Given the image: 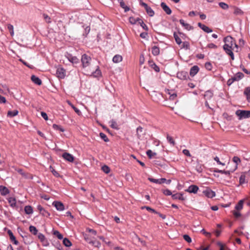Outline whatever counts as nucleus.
I'll return each instance as SVG.
<instances>
[{"instance_id":"de8ad7c7","label":"nucleus","mask_w":250,"mask_h":250,"mask_svg":"<svg viewBox=\"0 0 250 250\" xmlns=\"http://www.w3.org/2000/svg\"><path fill=\"white\" fill-rule=\"evenodd\" d=\"M202 29L204 31H205V32L208 33H211L212 32V29H211L210 28H209L207 26H206L205 25H204L203 26Z\"/></svg>"},{"instance_id":"09e8293b","label":"nucleus","mask_w":250,"mask_h":250,"mask_svg":"<svg viewBox=\"0 0 250 250\" xmlns=\"http://www.w3.org/2000/svg\"><path fill=\"white\" fill-rule=\"evenodd\" d=\"M146 154L149 158L151 159L153 156L156 155V153L153 152L151 150L149 149L147 150Z\"/></svg>"},{"instance_id":"2f4dec72","label":"nucleus","mask_w":250,"mask_h":250,"mask_svg":"<svg viewBox=\"0 0 250 250\" xmlns=\"http://www.w3.org/2000/svg\"><path fill=\"white\" fill-rule=\"evenodd\" d=\"M86 232H88L90 234H88L89 236L92 237H95L97 235V231L93 229L90 228H87L86 229Z\"/></svg>"},{"instance_id":"e433bc0d","label":"nucleus","mask_w":250,"mask_h":250,"mask_svg":"<svg viewBox=\"0 0 250 250\" xmlns=\"http://www.w3.org/2000/svg\"><path fill=\"white\" fill-rule=\"evenodd\" d=\"M63 244L65 246H66L67 247H70L72 245L71 242L70 241V240L69 239H68L66 238H65L64 239H63Z\"/></svg>"},{"instance_id":"6ab92c4d","label":"nucleus","mask_w":250,"mask_h":250,"mask_svg":"<svg viewBox=\"0 0 250 250\" xmlns=\"http://www.w3.org/2000/svg\"><path fill=\"white\" fill-rule=\"evenodd\" d=\"M0 193L2 196H5L9 193V190L3 186H0Z\"/></svg>"},{"instance_id":"5fc2aeb1","label":"nucleus","mask_w":250,"mask_h":250,"mask_svg":"<svg viewBox=\"0 0 250 250\" xmlns=\"http://www.w3.org/2000/svg\"><path fill=\"white\" fill-rule=\"evenodd\" d=\"M38 237L42 242H43L45 240V237L44 235L41 233H38Z\"/></svg>"},{"instance_id":"338daca9","label":"nucleus","mask_w":250,"mask_h":250,"mask_svg":"<svg viewBox=\"0 0 250 250\" xmlns=\"http://www.w3.org/2000/svg\"><path fill=\"white\" fill-rule=\"evenodd\" d=\"M207 47L211 49H216L217 48V46L215 44L211 43L208 44Z\"/></svg>"},{"instance_id":"bf43d9fd","label":"nucleus","mask_w":250,"mask_h":250,"mask_svg":"<svg viewBox=\"0 0 250 250\" xmlns=\"http://www.w3.org/2000/svg\"><path fill=\"white\" fill-rule=\"evenodd\" d=\"M146 208L147 210L152 212L154 213H157V211H156L154 209L151 208L150 207L145 206L142 208Z\"/></svg>"},{"instance_id":"2eb2a0df","label":"nucleus","mask_w":250,"mask_h":250,"mask_svg":"<svg viewBox=\"0 0 250 250\" xmlns=\"http://www.w3.org/2000/svg\"><path fill=\"white\" fill-rule=\"evenodd\" d=\"M177 77L181 80H186L188 77V73L185 71L178 72L177 74Z\"/></svg>"},{"instance_id":"58836bf2","label":"nucleus","mask_w":250,"mask_h":250,"mask_svg":"<svg viewBox=\"0 0 250 250\" xmlns=\"http://www.w3.org/2000/svg\"><path fill=\"white\" fill-rule=\"evenodd\" d=\"M29 230L34 235L37 234L38 229H36V228L35 227H34L33 226H30L29 227Z\"/></svg>"},{"instance_id":"680f3d73","label":"nucleus","mask_w":250,"mask_h":250,"mask_svg":"<svg viewBox=\"0 0 250 250\" xmlns=\"http://www.w3.org/2000/svg\"><path fill=\"white\" fill-rule=\"evenodd\" d=\"M163 192V193L165 195H167V196H169V195H171L172 196V195H173L172 194L171 191L170 190L168 189L164 190Z\"/></svg>"},{"instance_id":"ea45409f","label":"nucleus","mask_w":250,"mask_h":250,"mask_svg":"<svg viewBox=\"0 0 250 250\" xmlns=\"http://www.w3.org/2000/svg\"><path fill=\"white\" fill-rule=\"evenodd\" d=\"M234 14L236 15H242L243 14V12L240 8L238 7H235Z\"/></svg>"},{"instance_id":"f704fd0d","label":"nucleus","mask_w":250,"mask_h":250,"mask_svg":"<svg viewBox=\"0 0 250 250\" xmlns=\"http://www.w3.org/2000/svg\"><path fill=\"white\" fill-rule=\"evenodd\" d=\"M173 37H174V39H175V40L176 41V42L178 44L180 45V44H181L182 43L181 39L180 38V37L178 36V35H177V34L176 32L174 33Z\"/></svg>"},{"instance_id":"393cba45","label":"nucleus","mask_w":250,"mask_h":250,"mask_svg":"<svg viewBox=\"0 0 250 250\" xmlns=\"http://www.w3.org/2000/svg\"><path fill=\"white\" fill-rule=\"evenodd\" d=\"M179 21L180 24L188 30H190L192 29V26H190L188 23H186L183 20L181 19Z\"/></svg>"},{"instance_id":"052dcab7","label":"nucleus","mask_w":250,"mask_h":250,"mask_svg":"<svg viewBox=\"0 0 250 250\" xmlns=\"http://www.w3.org/2000/svg\"><path fill=\"white\" fill-rule=\"evenodd\" d=\"M239 210H233L232 213L236 218H238L241 216V213L239 211Z\"/></svg>"},{"instance_id":"37998d69","label":"nucleus","mask_w":250,"mask_h":250,"mask_svg":"<svg viewBox=\"0 0 250 250\" xmlns=\"http://www.w3.org/2000/svg\"><path fill=\"white\" fill-rule=\"evenodd\" d=\"M219 5L220 7H221L223 9L227 10L229 8V5L223 2H220L219 3Z\"/></svg>"},{"instance_id":"a18cd8bd","label":"nucleus","mask_w":250,"mask_h":250,"mask_svg":"<svg viewBox=\"0 0 250 250\" xmlns=\"http://www.w3.org/2000/svg\"><path fill=\"white\" fill-rule=\"evenodd\" d=\"M50 169L52 174L56 177H59L60 176V174L56 171L52 166L50 167Z\"/></svg>"},{"instance_id":"20e7f679","label":"nucleus","mask_w":250,"mask_h":250,"mask_svg":"<svg viewBox=\"0 0 250 250\" xmlns=\"http://www.w3.org/2000/svg\"><path fill=\"white\" fill-rule=\"evenodd\" d=\"M223 49L226 54L230 56L231 60H233L234 59V56L232 51L233 50V47L225 43L223 46Z\"/></svg>"},{"instance_id":"cd10ccee","label":"nucleus","mask_w":250,"mask_h":250,"mask_svg":"<svg viewBox=\"0 0 250 250\" xmlns=\"http://www.w3.org/2000/svg\"><path fill=\"white\" fill-rule=\"evenodd\" d=\"M122 56L120 55H115L112 61L115 63H118L122 61Z\"/></svg>"},{"instance_id":"412c9836","label":"nucleus","mask_w":250,"mask_h":250,"mask_svg":"<svg viewBox=\"0 0 250 250\" xmlns=\"http://www.w3.org/2000/svg\"><path fill=\"white\" fill-rule=\"evenodd\" d=\"M172 198L173 199H179L182 201L185 200V197L183 196V194L181 193H177L172 195Z\"/></svg>"},{"instance_id":"bb28decb","label":"nucleus","mask_w":250,"mask_h":250,"mask_svg":"<svg viewBox=\"0 0 250 250\" xmlns=\"http://www.w3.org/2000/svg\"><path fill=\"white\" fill-rule=\"evenodd\" d=\"M8 201L10 204V205L12 208L15 207L16 206V200L14 197H9L8 199Z\"/></svg>"},{"instance_id":"9b49d317","label":"nucleus","mask_w":250,"mask_h":250,"mask_svg":"<svg viewBox=\"0 0 250 250\" xmlns=\"http://www.w3.org/2000/svg\"><path fill=\"white\" fill-rule=\"evenodd\" d=\"M148 180L151 182L158 184L164 183L167 181V179L164 178L159 179H156L151 177H149L148 178Z\"/></svg>"},{"instance_id":"b1692460","label":"nucleus","mask_w":250,"mask_h":250,"mask_svg":"<svg viewBox=\"0 0 250 250\" xmlns=\"http://www.w3.org/2000/svg\"><path fill=\"white\" fill-rule=\"evenodd\" d=\"M244 77V75L242 72H237L234 76L233 77V80L235 81H239L241 80Z\"/></svg>"},{"instance_id":"864d4df0","label":"nucleus","mask_w":250,"mask_h":250,"mask_svg":"<svg viewBox=\"0 0 250 250\" xmlns=\"http://www.w3.org/2000/svg\"><path fill=\"white\" fill-rule=\"evenodd\" d=\"M68 103L78 115L81 113L80 110L74 106L70 102H68Z\"/></svg>"},{"instance_id":"dca6fc26","label":"nucleus","mask_w":250,"mask_h":250,"mask_svg":"<svg viewBox=\"0 0 250 250\" xmlns=\"http://www.w3.org/2000/svg\"><path fill=\"white\" fill-rule=\"evenodd\" d=\"M7 233L9 236L11 241H12L15 245H18L19 244V242L16 240V237L14 236L12 231L9 229L7 231Z\"/></svg>"},{"instance_id":"5701e85b","label":"nucleus","mask_w":250,"mask_h":250,"mask_svg":"<svg viewBox=\"0 0 250 250\" xmlns=\"http://www.w3.org/2000/svg\"><path fill=\"white\" fill-rule=\"evenodd\" d=\"M38 210L40 211V213H41L43 216H47L49 215V213L47 211H46L41 205H38L37 207Z\"/></svg>"},{"instance_id":"f03ea898","label":"nucleus","mask_w":250,"mask_h":250,"mask_svg":"<svg viewBox=\"0 0 250 250\" xmlns=\"http://www.w3.org/2000/svg\"><path fill=\"white\" fill-rule=\"evenodd\" d=\"M84 240L89 244L93 246L99 248L101 247V243L96 240L95 237H92L88 235V234H84L83 235Z\"/></svg>"},{"instance_id":"8fccbe9b","label":"nucleus","mask_w":250,"mask_h":250,"mask_svg":"<svg viewBox=\"0 0 250 250\" xmlns=\"http://www.w3.org/2000/svg\"><path fill=\"white\" fill-rule=\"evenodd\" d=\"M181 48H184L186 49H189V43L188 42H184L182 44Z\"/></svg>"},{"instance_id":"c85d7f7f","label":"nucleus","mask_w":250,"mask_h":250,"mask_svg":"<svg viewBox=\"0 0 250 250\" xmlns=\"http://www.w3.org/2000/svg\"><path fill=\"white\" fill-rule=\"evenodd\" d=\"M244 203V200H241L239 201L238 204L235 206V209L237 210H240L243 208Z\"/></svg>"},{"instance_id":"a19ab883","label":"nucleus","mask_w":250,"mask_h":250,"mask_svg":"<svg viewBox=\"0 0 250 250\" xmlns=\"http://www.w3.org/2000/svg\"><path fill=\"white\" fill-rule=\"evenodd\" d=\"M53 235L57 236L59 239L61 240L63 239L62 235L61 234L58 230H54L53 232Z\"/></svg>"},{"instance_id":"9d476101","label":"nucleus","mask_w":250,"mask_h":250,"mask_svg":"<svg viewBox=\"0 0 250 250\" xmlns=\"http://www.w3.org/2000/svg\"><path fill=\"white\" fill-rule=\"evenodd\" d=\"M203 193L208 198H212L215 196V192L209 188L204 190Z\"/></svg>"},{"instance_id":"0e129e2a","label":"nucleus","mask_w":250,"mask_h":250,"mask_svg":"<svg viewBox=\"0 0 250 250\" xmlns=\"http://www.w3.org/2000/svg\"><path fill=\"white\" fill-rule=\"evenodd\" d=\"M205 67L208 70H210L212 68V65L211 63L209 62H207L205 63Z\"/></svg>"},{"instance_id":"a211bd4d","label":"nucleus","mask_w":250,"mask_h":250,"mask_svg":"<svg viewBox=\"0 0 250 250\" xmlns=\"http://www.w3.org/2000/svg\"><path fill=\"white\" fill-rule=\"evenodd\" d=\"M161 6L163 10L167 14L170 15L171 13V10L170 8L165 3L162 2L161 3Z\"/></svg>"},{"instance_id":"ddd939ff","label":"nucleus","mask_w":250,"mask_h":250,"mask_svg":"<svg viewBox=\"0 0 250 250\" xmlns=\"http://www.w3.org/2000/svg\"><path fill=\"white\" fill-rule=\"evenodd\" d=\"M62 156L63 159L69 162H73L74 159V158L72 155L67 152L63 153Z\"/></svg>"},{"instance_id":"4be33fe9","label":"nucleus","mask_w":250,"mask_h":250,"mask_svg":"<svg viewBox=\"0 0 250 250\" xmlns=\"http://www.w3.org/2000/svg\"><path fill=\"white\" fill-rule=\"evenodd\" d=\"M31 79L32 82L34 83L35 84H38L39 85L42 84V81L39 77L35 75H32L31 76Z\"/></svg>"},{"instance_id":"f3484780","label":"nucleus","mask_w":250,"mask_h":250,"mask_svg":"<svg viewBox=\"0 0 250 250\" xmlns=\"http://www.w3.org/2000/svg\"><path fill=\"white\" fill-rule=\"evenodd\" d=\"M68 60L72 63H78L79 62V60L76 56H73L71 54H68L67 56Z\"/></svg>"},{"instance_id":"6e6552de","label":"nucleus","mask_w":250,"mask_h":250,"mask_svg":"<svg viewBox=\"0 0 250 250\" xmlns=\"http://www.w3.org/2000/svg\"><path fill=\"white\" fill-rule=\"evenodd\" d=\"M136 135L139 139H142L145 135V132L144 131L143 127L139 126L136 129Z\"/></svg>"},{"instance_id":"1a4fd4ad","label":"nucleus","mask_w":250,"mask_h":250,"mask_svg":"<svg viewBox=\"0 0 250 250\" xmlns=\"http://www.w3.org/2000/svg\"><path fill=\"white\" fill-rule=\"evenodd\" d=\"M52 205L56 208V209L59 211H62L64 209L63 204L59 201L53 202Z\"/></svg>"},{"instance_id":"7ed1b4c3","label":"nucleus","mask_w":250,"mask_h":250,"mask_svg":"<svg viewBox=\"0 0 250 250\" xmlns=\"http://www.w3.org/2000/svg\"><path fill=\"white\" fill-rule=\"evenodd\" d=\"M239 120L250 118V111L237 110L235 112Z\"/></svg>"},{"instance_id":"423d86ee","label":"nucleus","mask_w":250,"mask_h":250,"mask_svg":"<svg viewBox=\"0 0 250 250\" xmlns=\"http://www.w3.org/2000/svg\"><path fill=\"white\" fill-rule=\"evenodd\" d=\"M89 72L90 74L88 75L94 78H98L102 76V72L100 70L99 66H97L95 71H92L91 70H89Z\"/></svg>"},{"instance_id":"a878e982","label":"nucleus","mask_w":250,"mask_h":250,"mask_svg":"<svg viewBox=\"0 0 250 250\" xmlns=\"http://www.w3.org/2000/svg\"><path fill=\"white\" fill-rule=\"evenodd\" d=\"M117 0L120 3L121 7L124 9L125 12H126L129 10V8L125 4V2L123 1V0Z\"/></svg>"},{"instance_id":"774afa93","label":"nucleus","mask_w":250,"mask_h":250,"mask_svg":"<svg viewBox=\"0 0 250 250\" xmlns=\"http://www.w3.org/2000/svg\"><path fill=\"white\" fill-rule=\"evenodd\" d=\"M217 244L220 247V250H226L224 245L221 242H218Z\"/></svg>"},{"instance_id":"0eeeda50","label":"nucleus","mask_w":250,"mask_h":250,"mask_svg":"<svg viewBox=\"0 0 250 250\" xmlns=\"http://www.w3.org/2000/svg\"><path fill=\"white\" fill-rule=\"evenodd\" d=\"M56 74L59 78L63 79L65 76V70L62 67H59L56 70Z\"/></svg>"},{"instance_id":"aec40b11","label":"nucleus","mask_w":250,"mask_h":250,"mask_svg":"<svg viewBox=\"0 0 250 250\" xmlns=\"http://www.w3.org/2000/svg\"><path fill=\"white\" fill-rule=\"evenodd\" d=\"M199 68L198 66L194 65L192 66L190 70V75L192 77L194 76L199 71Z\"/></svg>"},{"instance_id":"72a5a7b5","label":"nucleus","mask_w":250,"mask_h":250,"mask_svg":"<svg viewBox=\"0 0 250 250\" xmlns=\"http://www.w3.org/2000/svg\"><path fill=\"white\" fill-rule=\"evenodd\" d=\"M140 20V19L139 18H135L134 17H131L129 19V21L130 23L132 24H135L137 22H139V21Z\"/></svg>"},{"instance_id":"4c0bfd02","label":"nucleus","mask_w":250,"mask_h":250,"mask_svg":"<svg viewBox=\"0 0 250 250\" xmlns=\"http://www.w3.org/2000/svg\"><path fill=\"white\" fill-rule=\"evenodd\" d=\"M146 13L150 17H152L154 15V12L150 7H148L146 9Z\"/></svg>"},{"instance_id":"603ef678","label":"nucleus","mask_w":250,"mask_h":250,"mask_svg":"<svg viewBox=\"0 0 250 250\" xmlns=\"http://www.w3.org/2000/svg\"><path fill=\"white\" fill-rule=\"evenodd\" d=\"M52 127L54 129L59 130L61 132H63L64 131L63 128L56 124H53Z\"/></svg>"},{"instance_id":"4468645a","label":"nucleus","mask_w":250,"mask_h":250,"mask_svg":"<svg viewBox=\"0 0 250 250\" xmlns=\"http://www.w3.org/2000/svg\"><path fill=\"white\" fill-rule=\"evenodd\" d=\"M232 162L235 164V166L234 167L233 169L231 171V172L234 171L238 167V165L240 163L241 160L237 156H234L232 158Z\"/></svg>"},{"instance_id":"3c124183","label":"nucleus","mask_w":250,"mask_h":250,"mask_svg":"<svg viewBox=\"0 0 250 250\" xmlns=\"http://www.w3.org/2000/svg\"><path fill=\"white\" fill-rule=\"evenodd\" d=\"M246 176L245 174H242L239 178V183L242 185L245 183Z\"/></svg>"},{"instance_id":"7c9ffc66","label":"nucleus","mask_w":250,"mask_h":250,"mask_svg":"<svg viewBox=\"0 0 250 250\" xmlns=\"http://www.w3.org/2000/svg\"><path fill=\"white\" fill-rule=\"evenodd\" d=\"M19 111L17 110H14L13 111H8L7 112V116L10 118H12L17 115Z\"/></svg>"},{"instance_id":"e2e57ef3","label":"nucleus","mask_w":250,"mask_h":250,"mask_svg":"<svg viewBox=\"0 0 250 250\" xmlns=\"http://www.w3.org/2000/svg\"><path fill=\"white\" fill-rule=\"evenodd\" d=\"M244 95L247 96L248 95H250V87H247L244 92Z\"/></svg>"},{"instance_id":"39448f33","label":"nucleus","mask_w":250,"mask_h":250,"mask_svg":"<svg viewBox=\"0 0 250 250\" xmlns=\"http://www.w3.org/2000/svg\"><path fill=\"white\" fill-rule=\"evenodd\" d=\"M224 42L225 43L228 44L229 45H230L231 46L233 47L234 45L235 47H236L237 49L238 48V45L236 44L235 42H234V39L231 36H228L225 37L224 39Z\"/></svg>"},{"instance_id":"f257e3e1","label":"nucleus","mask_w":250,"mask_h":250,"mask_svg":"<svg viewBox=\"0 0 250 250\" xmlns=\"http://www.w3.org/2000/svg\"><path fill=\"white\" fill-rule=\"evenodd\" d=\"M81 62L83 68L85 71V75H89V68L91 66V58L86 54H83L81 57Z\"/></svg>"},{"instance_id":"6e6d98bb","label":"nucleus","mask_w":250,"mask_h":250,"mask_svg":"<svg viewBox=\"0 0 250 250\" xmlns=\"http://www.w3.org/2000/svg\"><path fill=\"white\" fill-rule=\"evenodd\" d=\"M102 169L105 173H108L110 172V168H109V167L108 166H106V165H104V166H103L102 167Z\"/></svg>"},{"instance_id":"69168bd1","label":"nucleus","mask_w":250,"mask_h":250,"mask_svg":"<svg viewBox=\"0 0 250 250\" xmlns=\"http://www.w3.org/2000/svg\"><path fill=\"white\" fill-rule=\"evenodd\" d=\"M151 66L156 72H159L160 68L155 63H153L151 64Z\"/></svg>"},{"instance_id":"473e14b6","label":"nucleus","mask_w":250,"mask_h":250,"mask_svg":"<svg viewBox=\"0 0 250 250\" xmlns=\"http://www.w3.org/2000/svg\"><path fill=\"white\" fill-rule=\"evenodd\" d=\"M24 211L27 214H31L33 213V208L30 206H26L24 207Z\"/></svg>"},{"instance_id":"49530a36","label":"nucleus","mask_w":250,"mask_h":250,"mask_svg":"<svg viewBox=\"0 0 250 250\" xmlns=\"http://www.w3.org/2000/svg\"><path fill=\"white\" fill-rule=\"evenodd\" d=\"M100 136L104 142H108L109 141V139L104 133L101 132L100 133Z\"/></svg>"},{"instance_id":"13d9d810","label":"nucleus","mask_w":250,"mask_h":250,"mask_svg":"<svg viewBox=\"0 0 250 250\" xmlns=\"http://www.w3.org/2000/svg\"><path fill=\"white\" fill-rule=\"evenodd\" d=\"M183 238H184V240L185 241H186L187 242H188V243L191 242V239L189 237V235H188L187 234H185L183 235Z\"/></svg>"},{"instance_id":"79ce46f5","label":"nucleus","mask_w":250,"mask_h":250,"mask_svg":"<svg viewBox=\"0 0 250 250\" xmlns=\"http://www.w3.org/2000/svg\"><path fill=\"white\" fill-rule=\"evenodd\" d=\"M167 139L168 143L170 144H171L172 146H174L175 145V143L172 137L169 136L168 135H167Z\"/></svg>"},{"instance_id":"c03bdc74","label":"nucleus","mask_w":250,"mask_h":250,"mask_svg":"<svg viewBox=\"0 0 250 250\" xmlns=\"http://www.w3.org/2000/svg\"><path fill=\"white\" fill-rule=\"evenodd\" d=\"M110 126L111 128H112L113 129H118L117 124L114 120H111L110 122Z\"/></svg>"},{"instance_id":"f8f14e48","label":"nucleus","mask_w":250,"mask_h":250,"mask_svg":"<svg viewBox=\"0 0 250 250\" xmlns=\"http://www.w3.org/2000/svg\"><path fill=\"white\" fill-rule=\"evenodd\" d=\"M198 190L199 188L198 186L196 185H191L188 189H186L185 191L189 193H193L195 194L198 192Z\"/></svg>"},{"instance_id":"c9c22d12","label":"nucleus","mask_w":250,"mask_h":250,"mask_svg":"<svg viewBox=\"0 0 250 250\" xmlns=\"http://www.w3.org/2000/svg\"><path fill=\"white\" fill-rule=\"evenodd\" d=\"M214 172H217V173H219L221 174H224L226 175H229L230 174V171H229V170L226 171V170L215 169L214 170Z\"/></svg>"},{"instance_id":"c756f323","label":"nucleus","mask_w":250,"mask_h":250,"mask_svg":"<svg viewBox=\"0 0 250 250\" xmlns=\"http://www.w3.org/2000/svg\"><path fill=\"white\" fill-rule=\"evenodd\" d=\"M152 54L154 56H157L160 53L159 48L156 46H154L152 47Z\"/></svg>"},{"instance_id":"4d7b16f0","label":"nucleus","mask_w":250,"mask_h":250,"mask_svg":"<svg viewBox=\"0 0 250 250\" xmlns=\"http://www.w3.org/2000/svg\"><path fill=\"white\" fill-rule=\"evenodd\" d=\"M7 28L10 31V34L11 36L14 35V27L11 24L8 25Z\"/></svg>"}]
</instances>
